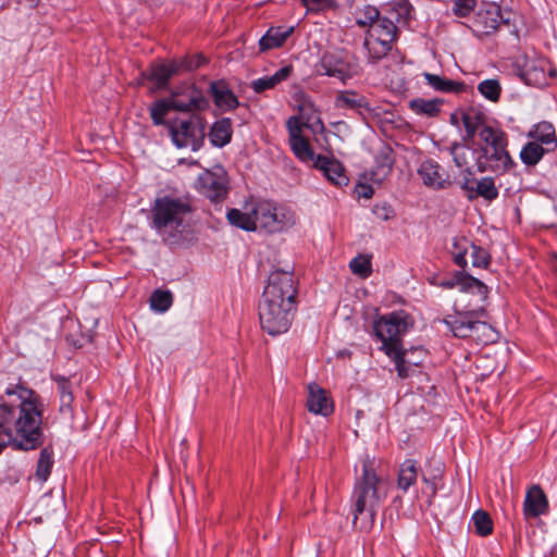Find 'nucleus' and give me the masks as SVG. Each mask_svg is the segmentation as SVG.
<instances>
[{
    "mask_svg": "<svg viewBox=\"0 0 557 557\" xmlns=\"http://www.w3.org/2000/svg\"><path fill=\"white\" fill-rule=\"evenodd\" d=\"M17 404L0 399V431H9L15 436L14 448L34 450L44 444L41 429L44 401L30 389H22Z\"/></svg>",
    "mask_w": 557,
    "mask_h": 557,
    "instance_id": "1",
    "label": "nucleus"
},
{
    "mask_svg": "<svg viewBox=\"0 0 557 557\" xmlns=\"http://www.w3.org/2000/svg\"><path fill=\"white\" fill-rule=\"evenodd\" d=\"M296 295L292 271L276 269L270 273L258 307L264 332L277 336L289 330L296 311Z\"/></svg>",
    "mask_w": 557,
    "mask_h": 557,
    "instance_id": "2",
    "label": "nucleus"
},
{
    "mask_svg": "<svg viewBox=\"0 0 557 557\" xmlns=\"http://www.w3.org/2000/svg\"><path fill=\"white\" fill-rule=\"evenodd\" d=\"M411 9L408 0H397L381 14L372 28H368L363 46L370 62L375 63L388 54L397 40L398 25L408 24Z\"/></svg>",
    "mask_w": 557,
    "mask_h": 557,
    "instance_id": "3",
    "label": "nucleus"
},
{
    "mask_svg": "<svg viewBox=\"0 0 557 557\" xmlns=\"http://www.w3.org/2000/svg\"><path fill=\"white\" fill-rule=\"evenodd\" d=\"M191 207L186 199L164 196L151 208L150 227L168 246L180 245L188 231Z\"/></svg>",
    "mask_w": 557,
    "mask_h": 557,
    "instance_id": "4",
    "label": "nucleus"
},
{
    "mask_svg": "<svg viewBox=\"0 0 557 557\" xmlns=\"http://www.w3.org/2000/svg\"><path fill=\"white\" fill-rule=\"evenodd\" d=\"M478 145L476 149V170L481 173L493 172L502 174L513 165L512 160L506 149V134L495 125L483 128L473 141Z\"/></svg>",
    "mask_w": 557,
    "mask_h": 557,
    "instance_id": "5",
    "label": "nucleus"
},
{
    "mask_svg": "<svg viewBox=\"0 0 557 557\" xmlns=\"http://www.w3.org/2000/svg\"><path fill=\"white\" fill-rule=\"evenodd\" d=\"M381 479L369 465L364 463L362 475L357 480L352 493L354 524L362 515H366L370 525L373 524L377 508L386 497V492L381 491Z\"/></svg>",
    "mask_w": 557,
    "mask_h": 557,
    "instance_id": "6",
    "label": "nucleus"
},
{
    "mask_svg": "<svg viewBox=\"0 0 557 557\" xmlns=\"http://www.w3.org/2000/svg\"><path fill=\"white\" fill-rule=\"evenodd\" d=\"M251 210L256 230L263 228L269 233L281 232L295 223L294 212L271 200L251 201Z\"/></svg>",
    "mask_w": 557,
    "mask_h": 557,
    "instance_id": "7",
    "label": "nucleus"
},
{
    "mask_svg": "<svg viewBox=\"0 0 557 557\" xmlns=\"http://www.w3.org/2000/svg\"><path fill=\"white\" fill-rule=\"evenodd\" d=\"M407 327V314L403 311L391 312L374 321L375 337L381 341V349L387 356H397L398 349L403 348L400 337Z\"/></svg>",
    "mask_w": 557,
    "mask_h": 557,
    "instance_id": "8",
    "label": "nucleus"
},
{
    "mask_svg": "<svg viewBox=\"0 0 557 557\" xmlns=\"http://www.w3.org/2000/svg\"><path fill=\"white\" fill-rule=\"evenodd\" d=\"M169 134L173 144L177 148H190L193 151L199 150L205 141V127L201 119L191 115L185 120H174L168 123Z\"/></svg>",
    "mask_w": 557,
    "mask_h": 557,
    "instance_id": "9",
    "label": "nucleus"
},
{
    "mask_svg": "<svg viewBox=\"0 0 557 557\" xmlns=\"http://www.w3.org/2000/svg\"><path fill=\"white\" fill-rule=\"evenodd\" d=\"M360 67L354 55L345 51L325 52L317 65V73L338 78L345 83L359 74Z\"/></svg>",
    "mask_w": 557,
    "mask_h": 557,
    "instance_id": "10",
    "label": "nucleus"
},
{
    "mask_svg": "<svg viewBox=\"0 0 557 557\" xmlns=\"http://www.w3.org/2000/svg\"><path fill=\"white\" fill-rule=\"evenodd\" d=\"M557 70L549 61L539 55L534 48H524V84L534 87L548 85L549 78H555Z\"/></svg>",
    "mask_w": 557,
    "mask_h": 557,
    "instance_id": "11",
    "label": "nucleus"
},
{
    "mask_svg": "<svg viewBox=\"0 0 557 557\" xmlns=\"http://www.w3.org/2000/svg\"><path fill=\"white\" fill-rule=\"evenodd\" d=\"M197 189L212 202L223 201L228 193V176L221 166L206 170L197 180Z\"/></svg>",
    "mask_w": 557,
    "mask_h": 557,
    "instance_id": "12",
    "label": "nucleus"
},
{
    "mask_svg": "<svg viewBox=\"0 0 557 557\" xmlns=\"http://www.w3.org/2000/svg\"><path fill=\"white\" fill-rule=\"evenodd\" d=\"M170 101L174 111L195 113L208 108L209 101L194 84H183L170 94Z\"/></svg>",
    "mask_w": 557,
    "mask_h": 557,
    "instance_id": "13",
    "label": "nucleus"
},
{
    "mask_svg": "<svg viewBox=\"0 0 557 557\" xmlns=\"http://www.w3.org/2000/svg\"><path fill=\"white\" fill-rule=\"evenodd\" d=\"M200 66V61L188 58L172 60L170 62L151 65L146 74L147 79L154 83L158 88H165L170 79L183 71H194Z\"/></svg>",
    "mask_w": 557,
    "mask_h": 557,
    "instance_id": "14",
    "label": "nucleus"
},
{
    "mask_svg": "<svg viewBox=\"0 0 557 557\" xmlns=\"http://www.w3.org/2000/svg\"><path fill=\"white\" fill-rule=\"evenodd\" d=\"M460 187L469 200L482 197L491 201L498 196V190L493 178L483 177L478 181L473 177V172L469 169H467V174L463 176Z\"/></svg>",
    "mask_w": 557,
    "mask_h": 557,
    "instance_id": "15",
    "label": "nucleus"
},
{
    "mask_svg": "<svg viewBox=\"0 0 557 557\" xmlns=\"http://www.w3.org/2000/svg\"><path fill=\"white\" fill-rule=\"evenodd\" d=\"M550 511L548 496L539 484L530 485L524 493V519H537Z\"/></svg>",
    "mask_w": 557,
    "mask_h": 557,
    "instance_id": "16",
    "label": "nucleus"
},
{
    "mask_svg": "<svg viewBox=\"0 0 557 557\" xmlns=\"http://www.w3.org/2000/svg\"><path fill=\"white\" fill-rule=\"evenodd\" d=\"M502 21L500 7L495 3H484L475 13L473 30L480 35H490L497 29Z\"/></svg>",
    "mask_w": 557,
    "mask_h": 557,
    "instance_id": "17",
    "label": "nucleus"
},
{
    "mask_svg": "<svg viewBox=\"0 0 557 557\" xmlns=\"http://www.w3.org/2000/svg\"><path fill=\"white\" fill-rule=\"evenodd\" d=\"M461 119L466 131V140L474 141L483 128H488L492 123L482 107H469L461 111Z\"/></svg>",
    "mask_w": 557,
    "mask_h": 557,
    "instance_id": "18",
    "label": "nucleus"
},
{
    "mask_svg": "<svg viewBox=\"0 0 557 557\" xmlns=\"http://www.w3.org/2000/svg\"><path fill=\"white\" fill-rule=\"evenodd\" d=\"M418 174L425 186L436 190L448 188L451 185L449 175L432 159H428L420 164Z\"/></svg>",
    "mask_w": 557,
    "mask_h": 557,
    "instance_id": "19",
    "label": "nucleus"
},
{
    "mask_svg": "<svg viewBox=\"0 0 557 557\" xmlns=\"http://www.w3.org/2000/svg\"><path fill=\"white\" fill-rule=\"evenodd\" d=\"M209 92L214 104L222 111H233L239 106L238 98L224 81L210 83Z\"/></svg>",
    "mask_w": 557,
    "mask_h": 557,
    "instance_id": "20",
    "label": "nucleus"
},
{
    "mask_svg": "<svg viewBox=\"0 0 557 557\" xmlns=\"http://www.w3.org/2000/svg\"><path fill=\"white\" fill-rule=\"evenodd\" d=\"M308 410L314 414L327 417L334 410L333 401L326 395V392L318 384H310L308 386Z\"/></svg>",
    "mask_w": 557,
    "mask_h": 557,
    "instance_id": "21",
    "label": "nucleus"
},
{
    "mask_svg": "<svg viewBox=\"0 0 557 557\" xmlns=\"http://www.w3.org/2000/svg\"><path fill=\"white\" fill-rule=\"evenodd\" d=\"M314 166L336 186L346 185L348 182L343 165L335 159L319 154L314 160Z\"/></svg>",
    "mask_w": 557,
    "mask_h": 557,
    "instance_id": "22",
    "label": "nucleus"
},
{
    "mask_svg": "<svg viewBox=\"0 0 557 557\" xmlns=\"http://www.w3.org/2000/svg\"><path fill=\"white\" fill-rule=\"evenodd\" d=\"M335 107L337 109H349L361 115L371 111L367 97L355 90L339 91L335 98Z\"/></svg>",
    "mask_w": 557,
    "mask_h": 557,
    "instance_id": "23",
    "label": "nucleus"
},
{
    "mask_svg": "<svg viewBox=\"0 0 557 557\" xmlns=\"http://www.w3.org/2000/svg\"><path fill=\"white\" fill-rule=\"evenodd\" d=\"M294 27H270L267 33L259 40L260 52H265L272 49L281 48L288 37L293 34Z\"/></svg>",
    "mask_w": 557,
    "mask_h": 557,
    "instance_id": "24",
    "label": "nucleus"
},
{
    "mask_svg": "<svg viewBox=\"0 0 557 557\" xmlns=\"http://www.w3.org/2000/svg\"><path fill=\"white\" fill-rule=\"evenodd\" d=\"M233 136V124L230 117L216 120L208 133L210 144L216 148H223L228 145Z\"/></svg>",
    "mask_w": 557,
    "mask_h": 557,
    "instance_id": "25",
    "label": "nucleus"
},
{
    "mask_svg": "<svg viewBox=\"0 0 557 557\" xmlns=\"http://www.w3.org/2000/svg\"><path fill=\"white\" fill-rule=\"evenodd\" d=\"M527 136L532 140L536 141L548 149H556L557 147V137L555 127L552 123L542 121L532 126V128L527 133Z\"/></svg>",
    "mask_w": 557,
    "mask_h": 557,
    "instance_id": "26",
    "label": "nucleus"
},
{
    "mask_svg": "<svg viewBox=\"0 0 557 557\" xmlns=\"http://www.w3.org/2000/svg\"><path fill=\"white\" fill-rule=\"evenodd\" d=\"M467 313H457L448 315L444 319V323L451 331L454 336L459 338H468L473 336L474 322Z\"/></svg>",
    "mask_w": 557,
    "mask_h": 557,
    "instance_id": "27",
    "label": "nucleus"
},
{
    "mask_svg": "<svg viewBox=\"0 0 557 557\" xmlns=\"http://www.w3.org/2000/svg\"><path fill=\"white\" fill-rule=\"evenodd\" d=\"M393 164V157L389 151L384 149L375 157V165L369 173H366V177L372 183L382 184L391 174Z\"/></svg>",
    "mask_w": 557,
    "mask_h": 557,
    "instance_id": "28",
    "label": "nucleus"
},
{
    "mask_svg": "<svg viewBox=\"0 0 557 557\" xmlns=\"http://www.w3.org/2000/svg\"><path fill=\"white\" fill-rule=\"evenodd\" d=\"M420 468L414 459H406L400 463L397 476V487L407 493L418 480Z\"/></svg>",
    "mask_w": 557,
    "mask_h": 557,
    "instance_id": "29",
    "label": "nucleus"
},
{
    "mask_svg": "<svg viewBox=\"0 0 557 557\" xmlns=\"http://www.w3.org/2000/svg\"><path fill=\"white\" fill-rule=\"evenodd\" d=\"M423 77L425 78L428 85L436 91L446 94H462L467 89V86L463 82L448 79L437 74L425 72L423 73Z\"/></svg>",
    "mask_w": 557,
    "mask_h": 557,
    "instance_id": "30",
    "label": "nucleus"
},
{
    "mask_svg": "<svg viewBox=\"0 0 557 557\" xmlns=\"http://www.w3.org/2000/svg\"><path fill=\"white\" fill-rule=\"evenodd\" d=\"M252 216L250 202L245 205L244 211L232 208L228 209L226 213V219L231 225L247 232L256 231L255 219Z\"/></svg>",
    "mask_w": 557,
    "mask_h": 557,
    "instance_id": "31",
    "label": "nucleus"
},
{
    "mask_svg": "<svg viewBox=\"0 0 557 557\" xmlns=\"http://www.w3.org/2000/svg\"><path fill=\"white\" fill-rule=\"evenodd\" d=\"M293 72L292 65H286L276 71L273 75L263 76L251 82V88L255 92L261 94L274 88L277 84L286 81Z\"/></svg>",
    "mask_w": 557,
    "mask_h": 557,
    "instance_id": "32",
    "label": "nucleus"
},
{
    "mask_svg": "<svg viewBox=\"0 0 557 557\" xmlns=\"http://www.w3.org/2000/svg\"><path fill=\"white\" fill-rule=\"evenodd\" d=\"M444 103L443 99L434 98V99H424V98H414L409 101V109L418 115H424L428 117L437 116L441 112V108Z\"/></svg>",
    "mask_w": 557,
    "mask_h": 557,
    "instance_id": "33",
    "label": "nucleus"
},
{
    "mask_svg": "<svg viewBox=\"0 0 557 557\" xmlns=\"http://www.w3.org/2000/svg\"><path fill=\"white\" fill-rule=\"evenodd\" d=\"M450 153L456 166L459 169H465L463 176L467 174V169L471 170L469 166L470 160H474L476 162V149H471L466 145H453L450 148Z\"/></svg>",
    "mask_w": 557,
    "mask_h": 557,
    "instance_id": "34",
    "label": "nucleus"
},
{
    "mask_svg": "<svg viewBox=\"0 0 557 557\" xmlns=\"http://www.w3.org/2000/svg\"><path fill=\"white\" fill-rule=\"evenodd\" d=\"M54 463L53 449L51 446L41 448L36 466V478L46 482L51 473Z\"/></svg>",
    "mask_w": 557,
    "mask_h": 557,
    "instance_id": "35",
    "label": "nucleus"
},
{
    "mask_svg": "<svg viewBox=\"0 0 557 557\" xmlns=\"http://www.w3.org/2000/svg\"><path fill=\"white\" fill-rule=\"evenodd\" d=\"M455 282L459 283L458 287L460 288L461 292L470 293L472 292V288H476V295L480 297V299H486L488 293L487 286L480 280L471 276L470 274L460 271L459 281Z\"/></svg>",
    "mask_w": 557,
    "mask_h": 557,
    "instance_id": "36",
    "label": "nucleus"
},
{
    "mask_svg": "<svg viewBox=\"0 0 557 557\" xmlns=\"http://www.w3.org/2000/svg\"><path fill=\"white\" fill-rule=\"evenodd\" d=\"M478 91L480 95L493 102L496 103L499 101L500 95H502V85L498 79L496 78H486L481 81L478 84Z\"/></svg>",
    "mask_w": 557,
    "mask_h": 557,
    "instance_id": "37",
    "label": "nucleus"
},
{
    "mask_svg": "<svg viewBox=\"0 0 557 557\" xmlns=\"http://www.w3.org/2000/svg\"><path fill=\"white\" fill-rule=\"evenodd\" d=\"M289 145L295 156L301 161H314L315 156L309 141L302 136L289 139Z\"/></svg>",
    "mask_w": 557,
    "mask_h": 557,
    "instance_id": "38",
    "label": "nucleus"
},
{
    "mask_svg": "<svg viewBox=\"0 0 557 557\" xmlns=\"http://www.w3.org/2000/svg\"><path fill=\"white\" fill-rule=\"evenodd\" d=\"M547 147L530 140L524 145V165H535L545 153L554 151Z\"/></svg>",
    "mask_w": 557,
    "mask_h": 557,
    "instance_id": "39",
    "label": "nucleus"
},
{
    "mask_svg": "<svg viewBox=\"0 0 557 557\" xmlns=\"http://www.w3.org/2000/svg\"><path fill=\"white\" fill-rule=\"evenodd\" d=\"M150 307L157 312H165L173 304V295L170 290L156 289L150 296Z\"/></svg>",
    "mask_w": 557,
    "mask_h": 557,
    "instance_id": "40",
    "label": "nucleus"
},
{
    "mask_svg": "<svg viewBox=\"0 0 557 557\" xmlns=\"http://www.w3.org/2000/svg\"><path fill=\"white\" fill-rule=\"evenodd\" d=\"M173 110L170 98L154 101L150 107V116L154 125H168L164 117Z\"/></svg>",
    "mask_w": 557,
    "mask_h": 557,
    "instance_id": "41",
    "label": "nucleus"
},
{
    "mask_svg": "<svg viewBox=\"0 0 557 557\" xmlns=\"http://www.w3.org/2000/svg\"><path fill=\"white\" fill-rule=\"evenodd\" d=\"M474 531L480 536H487L493 531V521L484 510H476L471 518Z\"/></svg>",
    "mask_w": 557,
    "mask_h": 557,
    "instance_id": "42",
    "label": "nucleus"
},
{
    "mask_svg": "<svg viewBox=\"0 0 557 557\" xmlns=\"http://www.w3.org/2000/svg\"><path fill=\"white\" fill-rule=\"evenodd\" d=\"M471 338L486 345L496 341L497 333L488 323L476 320L474 322L473 336H471Z\"/></svg>",
    "mask_w": 557,
    "mask_h": 557,
    "instance_id": "43",
    "label": "nucleus"
},
{
    "mask_svg": "<svg viewBox=\"0 0 557 557\" xmlns=\"http://www.w3.org/2000/svg\"><path fill=\"white\" fill-rule=\"evenodd\" d=\"M471 245H473V243L469 242L467 238L456 239L453 244V260L455 264L461 269H465L468 264L466 256L468 250L471 249Z\"/></svg>",
    "mask_w": 557,
    "mask_h": 557,
    "instance_id": "44",
    "label": "nucleus"
},
{
    "mask_svg": "<svg viewBox=\"0 0 557 557\" xmlns=\"http://www.w3.org/2000/svg\"><path fill=\"white\" fill-rule=\"evenodd\" d=\"M421 480L425 485L422 492L429 497V504L431 505L438 491V483L442 480V471L437 469L432 474L421 473Z\"/></svg>",
    "mask_w": 557,
    "mask_h": 557,
    "instance_id": "45",
    "label": "nucleus"
},
{
    "mask_svg": "<svg viewBox=\"0 0 557 557\" xmlns=\"http://www.w3.org/2000/svg\"><path fill=\"white\" fill-rule=\"evenodd\" d=\"M349 268L354 274L362 278H367L372 273L371 259L367 256L359 255L349 262Z\"/></svg>",
    "mask_w": 557,
    "mask_h": 557,
    "instance_id": "46",
    "label": "nucleus"
},
{
    "mask_svg": "<svg viewBox=\"0 0 557 557\" xmlns=\"http://www.w3.org/2000/svg\"><path fill=\"white\" fill-rule=\"evenodd\" d=\"M381 12L377 8L373 5H366L360 12L356 20V23L360 27L368 26L369 28H372V25L374 22L377 21V18L381 16Z\"/></svg>",
    "mask_w": 557,
    "mask_h": 557,
    "instance_id": "47",
    "label": "nucleus"
},
{
    "mask_svg": "<svg viewBox=\"0 0 557 557\" xmlns=\"http://www.w3.org/2000/svg\"><path fill=\"white\" fill-rule=\"evenodd\" d=\"M471 259L474 268H487L491 262L490 253L482 247L471 245Z\"/></svg>",
    "mask_w": 557,
    "mask_h": 557,
    "instance_id": "48",
    "label": "nucleus"
},
{
    "mask_svg": "<svg viewBox=\"0 0 557 557\" xmlns=\"http://www.w3.org/2000/svg\"><path fill=\"white\" fill-rule=\"evenodd\" d=\"M475 0H454L453 13L458 17L468 16L475 8Z\"/></svg>",
    "mask_w": 557,
    "mask_h": 557,
    "instance_id": "49",
    "label": "nucleus"
},
{
    "mask_svg": "<svg viewBox=\"0 0 557 557\" xmlns=\"http://www.w3.org/2000/svg\"><path fill=\"white\" fill-rule=\"evenodd\" d=\"M392 360H394L396 366L397 374L400 379H407L409 376V368L405 364V351L403 348H399L397 351V356H388Z\"/></svg>",
    "mask_w": 557,
    "mask_h": 557,
    "instance_id": "50",
    "label": "nucleus"
},
{
    "mask_svg": "<svg viewBox=\"0 0 557 557\" xmlns=\"http://www.w3.org/2000/svg\"><path fill=\"white\" fill-rule=\"evenodd\" d=\"M305 126H307V124L304 123L299 116H290L286 123L289 139L302 135V128Z\"/></svg>",
    "mask_w": 557,
    "mask_h": 557,
    "instance_id": "51",
    "label": "nucleus"
},
{
    "mask_svg": "<svg viewBox=\"0 0 557 557\" xmlns=\"http://www.w3.org/2000/svg\"><path fill=\"white\" fill-rule=\"evenodd\" d=\"M331 0H301L308 12H319L331 7Z\"/></svg>",
    "mask_w": 557,
    "mask_h": 557,
    "instance_id": "52",
    "label": "nucleus"
},
{
    "mask_svg": "<svg viewBox=\"0 0 557 557\" xmlns=\"http://www.w3.org/2000/svg\"><path fill=\"white\" fill-rule=\"evenodd\" d=\"M374 214L384 221H388L394 218L395 212L393 208L387 203L375 205L373 208Z\"/></svg>",
    "mask_w": 557,
    "mask_h": 557,
    "instance_id": "53",
    "label": "nucleus"
},
{
    "mask_svg": "<svg viewBox=\"0 0 557 557\" xmlns=\"http://www.w3.org/2000/svg\"><path fill=\"white\" fill-rule=\"evenodd\" d=\"M52 379L57 383L59 397L65 394H73L72 384L67 377L55 375Z\"/></svg>",
    "mask_w": 557,
    "mask_h": 557,
    "instance_id": "54",
    "label": "nucleus"
},
{
    "mask_svg": "<svg viewBox=\"0 0 557 557\" xmlns=\"http://www.w3.org/2000/svg\"><path fill=\"white\" fill-rule=\"evenodd\" d=\"M74 396L73 394H65L60 396V412H72Z\"/></svg>",
    "mask_w": 557,
    "mask_h": 557,
    "instance_id": "55",
    "label": "nucleus"
},
{
    "mask_svg": "<svg viewBox=\"0 0 557 557\" xmlns=\"http://www.w3.org/2000/svg\"><path fill=\"white\" fill-rule=\"evenodd\" d=\"M356 193L359 198L370 199L374 194V189L371 185L358 184L356 186Z\"/></svg>",
    "mask_w": 557,
    "mask_h": 557,
    "instance_id": "56",
    "label": "nucleus"
},
{
    "mask_svg": "<svg viewBox=\"0 0 557 557\" xmlns=\"http://www.w3.org/2000/svg\"><path fill=\"white\" fill-rule=\"evenodd\" d=\"M15 436L13 433L9 431H0V453L7 447L9 444L14 446Z\"/></svg>",
    "mask_w": 557,
    "mask_h": 557,
    "instance_id": "57",
    "label": "nucleus"
},
{
    "mask_svg": "<svg viewBox=\"0 0 557 557\" xmlns=\"http://www.w3.org/2000/svg\"><path fill=\"white\" fill-rule=\"evenodd\" d=\"M459 272L457 271L454 273V275L450 278L444 280L441 282V286L444 288H454L459 285V283H456L455 281H459Z\"/></svg>",
    "mask_w": 557,
    "mask_h": 557,
    "instance_id": "58",
    "label": "nucleus"
},
{
    "mask_svg": "<svg viewBox=\"0 0 557 557\" xmlns=\"http://www.w3.org/2000/svg\"><path fill=\"white\" fill-rule=\"evenodd\" d=\"M451 122H453V123H455V122H456V115H455V114H453V115H451Z\"/></svg>",
    "mask_w": 557,
    "mask_h": 557,
    "instance_id": "59",
    "label": "nucleus"
},
{
    "mask_svg": "<svg viewBox=\"0 0 557 557\" xmlns=\"http://www.w3.org/2000/svg\"><path fill=\"white\" fill-rule=\"evenodd\" d=\"M472 294L476 295V288H472Z\"/></svg>",
    "mask_w": 557,
    "mask_h": 557,
    "instance_id": "60",
    "label": "nucleus"
},
{
    "mask_svg": "<svg viewBox=\"0 0 557 557\" xmlns=\"http://www.w3.org/2000/svg\"><path fill=\"white\" fill-rule=\"evenodd\" d=\"M518 76L522 79V73L518 72Z\"/></svg>",
    "mask_w": 557,
    "mask_h": 557,
    "instance_id": "61",
    "label": "nucleus"
}]
</instances>
